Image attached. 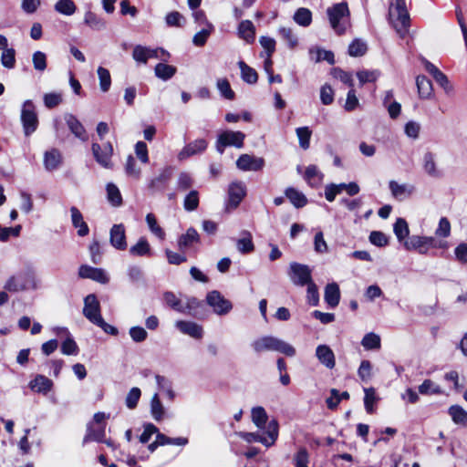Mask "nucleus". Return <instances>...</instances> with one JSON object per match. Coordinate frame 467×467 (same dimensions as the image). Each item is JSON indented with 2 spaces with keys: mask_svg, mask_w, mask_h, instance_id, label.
Segmentation results:
<instances>
[{
  "mask_svg": "<svg viewBox=\"0 0 467 467\" xmlns=\"http://www.w3.org/2000/svg\"><path fill=\"white\" fill-rule=\"evenodd\" d=\"M251 347L256 354L265 351H275L287 357H294L296 355V348L292 345L274 336L258 337L251 343Z\"/></svg>",
  "mask_w": 467,
  "mask_h": 467,
  "instance_id": "obj_1",
  "label": "nucleus"
},
{
  "mask_svg": "<svg viewBox=\"0 0 467 467\" xmlns=\"http://www.w3.org/2000/svg\"><path fill=\"white\" fill-rule=\"evenodd\" d=\"M389 18L396 32L400 37H404L408 34L410 26V16L405 0H395V3H391Z\"/></svg>",
  "mask_w": 467,
  "mask_h": 467,
  "instance_id": "obj_2",
  "label": "nucleus"
},
{
  "mask_svg": "<svg viewBox=\"0 0 467 467\" xmlns=\"http://www.w3.org/2000/svg\"><path fill=\"white\" fill-rule=\"evenodd\" d=\"M331 27L338 35L345 33L348 25L349 10L346 2L335 4L327 9Z\"/></svg>",
  "mask_w": 467,
  "mask_h": 467,
  "instance_id": "obj_3",
  "label": "nucleus"
},
{
  "mask_svg": "<svg viewBox=\"0 0 467 467\" xmlns=\"http://www.w3.org/2000/svg\"><path fill=\"white\" fill-rule=\"evenodd\" d=\"M265 434L241 431L238 436L248 443L260 442L266 447H270L275 444L278 437V422L276 420H271L268 422Z\"/></svg>",
  "mask_w": 467,
  "mask_h": 467,
  "instance_id": "obj_4",
  "label": "nucleus"
},
{
  "mask_svg": "<svg viewBox=\"0 0 467 467\" xmlns=\"http://www.w3.org/2000/svg\"><path fill=\"white\" fill-rule=\"evenodd\" d=\"M4 288L9 292H20L36 288L34 273L30 271L20 272L11 276L5 284Z\"/></svg>",
  "mask_w": 467,
  "mask_h": 467,
  "instance_id": "obj_5",
  "label": "nucleus"
},
{
  "mask_svg": "<svg viewBox=\"0 0 467 467\" xmlns=\"http://www.w3.org/2000/svg\"><path fill=\"white\" fill-rule=\"evenodd\" d=\"M245 134L242 131L225 130L219 134L216 141V150L219 153H223L228 146H234L238 149L243 148Z\"/></svg>",
  "mask_w": 467,
  "mask_h": 467,
  "instance_id": "obj_6",
  "label": "nucleus"
},
{
  "mask_svg": "<svg viewBox=\"0 0 467 467\" xmlns=\"http://www.w3.org/2000/svg\"><path fill=\"white\" fill-rule=\"evenodd\" d=\"M21 121L26 136L31 135L37 128L38 119L35 105L31 100H26L21 110Z\"/></svg>",
  "mask_w": 467,
  "mask_h": 467,
  "instance_id": "obj_7",
  "label": "nucleus"
},
{
  "mask_svg": "<svg viewBox=\"0 0 467 467\" xmlns=\"http://www.w3.org/2000/svg\"><path fill=\"white\" fill-rule=\"evenodd\" d=\"M206 302L213 308V312L219 316L228 314L233 308L232 303L217 290L207 294Z\"/></svg>",
  "mask_w": 467,
  "mask_h": 467,
  "instance_id": "obj_8",
  "label": "nucleus"
},
{
  "mask_svg": "<svg viewBox=\"0 0 467 467\" xmlns=\"http://www.w3.org/2000/svg\"><path fill=\"white\" fill-rule=\"evenodd\" d=\"M91 150L99 164L107 169L111 168L113 147L110 142H107L102 146L97 142H93L91 145Z\"/></svg>",
  "mask_w": 467,
  "mask_h": 467,
  "instance_id": "obj_9",
  "label": "nucleus"
},
{
  "mask_svg": "<svg viewBox=\"0 0 467 467\" xmlns=\"http://www.w3.org/2000/svg\"><path fill=\"white\" fill-rule=\"evenodd\" d=\"M289 275L292 282L296 285L304 286L313 282L311 278V270L306 265L292 263L290 265Z\"/></svg>",
  "mask_w": 467,
  "mask_h": 467,
  "instance_id": "obj_10",
  "label": "nucleus"
},
{
  "mask_svg": "<svg viewBox=\"0 0 467 467\" xmlns=\"http://www.w3.org/2000/svg\"><path fill=\"white\" fill-rule=\"evenodd\" d=\"M83 315L92 324H94L102 317L100 314L99 302L94 294H89L85 297Z\"/></svg>",
  "mask_w": 467,
  "mask_h": 467,
  "instance_id": "obj_11",
  "label": "nucleus"
},
{
  "mask_svg": "<svg viewBox=\"0 0 467 467\" xmlns=\"http://www.w3.org/2000/svg\"><path fill=\"white\" fill-rule=\"evenodd\" d=\"M246 194V188L242 182H234L228 188V206L232 209L237 208Z\"/></svg>",
  "mask_w": 467,
  "mask_h": 467,
  "instance_id": "obj_12",
  "label": "nucleus"
},
{
  "mask_svg": "<svg viewBox=\"0 0 467 467\" xmlns=\"http://www.w3.org/2000/svg\"><path fill=\"white\" fill-rule=\"evenodd\" d=\"M265 161L263 158L249 154H242L236 161V166L242 171H257L263 169Z\"/></svg>",
  "mask_w": 467,
  "mask_h": 467,
  "instance_id": "obj_13",
  "label": "nucleus"
},
{
  "mask_svg": "<svg viewBox=\"0 0 467 467\" xmlns=\"http://www.w3.org/2000/svg\"><path fill=\"white\" fill-rule=\"evenodd\" d=\"M78 275L81 278H88L101 284H107L109 277L101 268H95L87 265H82L78 269Z\"/></svg>",
  "mask_w": 467,
  "mask_h": 467,
  "instance_id": "obj_14",
  "label": "nucleus"
},
{
  "mask_svg": "<svg viewBox=\"0 0 467 467\" xmlns=\"http://www.w3.org/2000/svg\"><path fill=\"white\" fill-rule=\"evenodd\" d=\"M208 146L204 139H198L184 146L178 153V159L183 161L191 156L203 152Z\"/></svg>",
  "mask_w": 467,
  "mask_h": 467,
  "instance_id": "obj_15",
  "label": "nucleus"
},
{
  "mask_svg": "<svg viewBox=\"0 0 467 467\" xmlns=\"http://www.w3.org/2000/svg\"><path fill=\"white\" fill-rule=\"evenodd\" d=\"M389 188L394 198L399 201H403L413 194L415 187L412 184L403 183L400 184L396 181H390L389 182Z\"/></svg>",
  "mask_w": 467,
  "mask_h": 467,
  "instance_id": "obj_16",
  "label": "nucleus"
},
{
  "mask_svg": "<svg viewBox=\"0 0 467 467\" xmlns=\"http://www.w3.org/2000/svg\"><path fill=\"white\" fill-rule=\"evenodd\" d=\"M316 357L326 368L332 369L336 366V358L333 350L327 345H318L316 349Z\"/></svg>",
  "mask_w": 467,
  "mask_h": 467,
  "instance_id": "obj_17",
  "label": "nucleus"
},
{
  "mask_svg": "<svg viewBox=\"0 0 467 467\" xmlns=\"http://www.w3.org/2000/svg\"><path fill=\"white\" fill-rule=\"evenodd\" d=\"M175 327L184 335H188L193 338L199 339L203 336L202 327L195 322L179 320L175 323Z\"/></svg>",
  "mask_w": 467,
  "mask_h": 467,
  "instance_id": "obj_18",
  "label": "nucleus"
},
{
  "mask_svg": "<svg viewBox=\"0 0 467 467\" xmlns=\"http://www.w3.org/2000/svg\"><path fill=\"white\" fill-rule=\"evenodd\" d=\"M110 244L118 250H125L127 248L125 228L123 224H114L110 229Z\"/></svg>",
  "mask_w": 467,
  "mask_h": 467,
  "instance_id": "obj_19",
  "label": "nucleus"
},
{
  "mask_svg": "<svg viewBox=\"0 0 467 467\" xmlns=\"http://www.w3.org/2000/svg\"><path fill=\"white\" fill-rule=\"evenodd\" d=\"M62 154L57 149L47 150L44 154V166L48 171L58 169L62 164Z\"/></svg>",
  "mask_w": 467,
  "mask_h": 467,
  "instance_id": "obj_20",
  "label": "nucleus"
},
{
  "mask_svg": "<svg viewBox=\"0 0 467 467\" xmlns=\"http://www.w3.org/2000/svg\"><path fill=\"white\" fill-rule=\"evenodd\" d=\"M65 120L69 130L82 141H87L88 137L81 122L72 114H67Z\"/></svg>",
  "mask_w": 467,
  "mask_h": 467,
  "instance_id": "obj_21",
  "label": "nucleus"
},
{
  "mask_svg": "<svg viewBox=\"0 0 467 467\" xmlns=\"http://www.w3.org/2000/svg\"><path fill=\"white\" fill-rule=\"evenodd\" d=\"M70 213L72 224L75 228L78 229V234L79 236H86L88 234L89 229L88 224L83 220L82 213L75 206L70 208Z\"/></svg>",
  "mask_w": 467,
  "mask_h": 467,
  "instance_id": "obj_22",
  "label": "nucleus"
},
{
  "mask_svg": "<svg viewBox=\"0 0 467 467\" xmlns=\"http://www.w3.org/2000/svg\"><path fill=\"white\" fill-rule=\"evenodd\" d=\"M199 241V234L194 228L190 227L184 234L180 236L178 240V246L181 251H184Z\"/></svg>",
  "mask_w": 467,
  "mask_h": 467,
  "instance_id": "obj_23",
  "label": "nucleus"
},
{
  "mask_svg": "<svg viewBox=\"0 0 467 467\" xmlns=\"http://www.w3.org/2000/svg\"><path fill=\"white\" fill-rule=\"evenodd\" d=\"M238 36L248 44L254 43L255 39V28L250 20H244L239 24Z\"/></svg>",
  "mask_w": 467,
  "mask_h": 467,
  "instance_id": "obj_24",
  "label": "nucleus"
},
{
  "mask_svg": "<svg viewBox=\"0 0 467 467\" xmlns=\"http://www.w3.org/2000/svg\"><path fill=\"white\" fill-rule=\"evenodd\" d=\"M105 438V425L95 428L93 423L88 424L86 435L83 438V444L94 441L98 442L103 441Z\"/></svg>",
  "mask_w": 467,
  "mask_h": 467,
  "instance_id": "obj_25",
  "label": "nucleus"
},
{
  "mask_svg": "<svg viewBox=\"0 0 467 467\" xmlns=\"http://www.w3.org/2000/svg\"><path fill=\"white\" fill-rule=\"evenodd\" d=\"M325 301L330 307H336L339 304L340 291L336 283L327 285L325 288Z\"/></svg>",
  "mask_w": 467,
  "mask_h": 467,
  "instance_id": "obj_26",
  "label": "nucleus"
},
{
  "mask_svg": "<svg viewBox=\"0 0 467 467\" xmlns=\"http://www.w3.org/2000/svg\"><path fill=\"white\" fill-rule=\"evenodd\" d=\"M242 237L236 241L237 250L241 254H249L254 250L252 234L248 231L242 232Z\"/></svg>",
  "mask_w": 467,
  "mask_h": 467,
  "instance_id": "obj_27",
  "label": "nucleus"
},
{
  "mask_svg": "<svg viewBox=\"0 0 467 467\" xmlns=\"http://www.w3.org/2000/svg\"><path fill=\"white\" fill-rule=\"evenodd\" d=\"M171 176V168H165L161 173L152 179L149 184V188L153 191H162L164 185L169 182Z\"/></svg>",
  "mask_w": 467,
  "mask_h": 467,
  "instance_id": "obj_28",
  "label": "nucleus"
},
{
  "mask_svg": "<svg viewBox=\"0 0 467 467\" xmlns=\"http://www.w3.org/2000/svg\"><path fill=\"white\" fill-rule=\"evenodd\" d=\"M52 381L43 375H37L31 382L30 388L38 393H47L52 388Z\"/></svg>",
  "mask_w": 467,
  "mask_h": 467,
  "instance_id": "obj_29",
  "label": "nucleus"
},
{
  "mask_svg": "<svg viewBox=\"0 0 467 467\" xmlns=\"http://www.w3.org/2000/svg\"><path fill=\"white\" fill-rule=\"evenodd\" d=\"M177 72V68L174 66L168 65L165 63H159L155 66L154 73L155 76L164 81L171 79Z\"/></svg>",
  "mask_w": 467,
  "mask_h": 467,
  "instance_id": "obj_30",
  "label": "nucleus"
},
{
  "mask_svg": "<svg viewBox=\"0 0 467 467\" xmlns=\"http://www.w3.org/2000/svg\"><path fill=\"white\" fill-rule=\"evenodd\" d=\"M238 67L241 71L242 79L247 84H255L258 80V74L253 67H249L245 62L239 61Z\"/></svg>",
  "mask_w": 467,
  "mask_h": 467,
  "instance_id": "obj_31",
  "label": "nucleus"
},
{
  "mask_svg": "<svg viewBox=\"0 0 467 467\" xmlns=\"http://www.w3.org/2000/svg\"><path fill=\"white\" fill-rule=\"evenodd\" d=\"M150 414L156 421L162 420L165 416V408L158 393H155L150 400Z\"/></svg>",
  "mask_w": 467,
  "mask_h": 467,
  "instance_id": "obj_32",
  "label": "nucleus"
},
{
  "mask_svg": "<svg viewBox=\"0 0 467 467\" xmlns=\"http://www.w3.org/2000/svg\"><path fill=\"white\" fill-rule=\"evenodd\" d=\"M251 414L252 421L254 423L256 427H258L259 429H266L268 424V416L265 410L263 407L258 406L253 408Z\"/></svg>",
  "mask_w": 467,
  "mask_h": 467,
  "instance_id": "obj_33",
  "label": "nucleus"
},
{
  "mask_svg": "<svg viewBox=\"0 0 467 467\" xmlns=\"http://www.w3.org/2000/svg\"><path fill=\"white\" fill-rule=\"evenodd\" d=\"M419 96L421 99H429L432 93V84L425 76H418L416 78Z\"/></svg>",
  "mask_w": 467,
  "mask_h": 467,
  "instance_id": "obj_34",
  "label": "nucleus"
},
{
  "mask_svg": "<svg viewBox=\"0 0 467 467\" xmlns=\"http://www.w3.org/2000/svg\"><path fill=\"white\" fill-rule=\"evenodd\" d=\"M84 23L90 28L98 31L106 27L105 20L91 11H87L85 13Z\"/></svg>",
  "mask_w": 467,
  "mask_h": 467,
  "instance_id": "obj_35",
  "label": "nucleus"
},
{
  "mask_svg": "<svg viewBox=\"0 0 467 467\" xmlns=\"http://www.w3.org/2000/svg\"><path fill=\"white\" fill-rule=\"evenodd\" d=\"M54 9L58 14L70 16L76 13L77 5L73 0H58L54 5Z\"/></svg>",
  "mask_w": 467,
  "mask_h": 467,
  "instance_id": "obj_36",
  "label": "nucleus"
},
{
  "mask_svg": "<svg viewBox=\"0 0 467 467\" xmlns=\"http://www.w3.org/2000/svg\"><path fill=\"white\" fill-rule=\"evenodd\" d=\"M285 196L296 208H302L307 202L306 196L302 192H298L297 190L292 187L287 188L285 190Z\"/></svg>",
  "mask_w": 467,
  "mask_h": 467,
  "instance_id": "obj_37",
  "label": "nucleus"
},
{
  "mask_svg": "<svg viewBox=\"0 0 467 467\" xmlns=\"http://www.w3.org/2000/svg\"><path fill=\"white\" fill-rule=\"evenodd\" d=\"M130 254L134 256L150 255V246L147 239L141 237L136 244L130 248Z\"/></svg>",
  "mask_w": 467,
  "mask_h": 467,
  "instance_id": "obj_38",
  "label": "nucleus"
},
{
  "mask_svg": "<svg viewBox=\"0 0 467 467\" xmlns=\"http://www.w3.org/2000/svg\"><path fill=\"white\" fill-rule=\"evenodd\" d=\"M213 30L214 26H213V24L207 23V26H204L202 30H200L193 36V45L196 47H203Z\"/></svg>",
  "mask_w": 467,
  "mask_h": 467,
  "instance_id": "obj_39",
  "label": "nucleus"
},
{
  "mask_svg": "<svg viewBox=\"0 0 467 467\" xmlns=\"http://www.w3.org/2000/svg\"><path fill=\"white\" fill-rule=\"evenodd\" d=\"M451 420L456 424L465 425L467 423V411L459 405H452L448 410Z\"/></svg>",
  "mask_w": 467,
  "mask_h": 467,
  "instance_id": "obj_40",
  "label": "nucleus"
},
{
  "mask_svg": "<svg viewBox=\"0 0 467 467\" xmlns=\"http://www.w3.org/2000/svg\"><path fill=\"white\" fill-rule=\"evenodd\" d=\"M419 392L421 395H441L443 393L441 388L431 379H425L419 386Z\"/></svg>",
  "mask_w": 467,
  "mask_h": 467,
  "instance_id": "obj_41",
  "label": "nucleus"
},
{
  "mask_svg": "<svg viewBox=\"0 0 467 467\" xmlns=\"http://www.w3.org/2000/svg\"><path fill=\"white\" fill-rule=\"evenodd\" d=\"M304 178L311 186H316L321 182L323 175L317 166L309 165L306 169Z\"/></svg>",
  "mask_w": 467,
  "mask_h": 467,
  "instance_id": "obj_42",
  "label": "nucleus"
},
{
  "mask_svg": "<svg viewBox=\"0 0 467 467\" xmlns=\"http://www.w3.org/2000/svg\"><path fill=\"white\" fill-rule=\"evenodd\" d=\"M294 20L301 26H308L312 21V13L307 8H298L294 15Z\"/></svg>",
  "mask_w": 467,
  "mask_h": 467,
  "instance_id": "obj_43",
  "label": "nucleus"
},
{
  "mask_svg": "<svg viewBox=\"0 0 467 467\" xmlns=\"http://www.w3.org/2000/svg\"><path fill=\"white\" fill-rule=\"evenodd\" d=\"M423 169L427 174L432 177L438 176L436 169L435 156L432 152L428 151L423 156Z\"/></svg>",
  "mask_w": 467,
  "mask_h": 467,
  "instance_id": "obj_44",
  "label": "nucleus"
},
{
  "mask_svg": "<svg viewBox=\"0 0 467 467\" xmlns=\"http://www.w3.org/2000/svg\"><path fill=\"white\" fill-rule=\"evenodd\" d=\"M146 223L149 226L150 231L161 240H164L165 233L163 229L158 224L157 219L153 213H148L146 215Z\"/></svg>",
  "mask_w": 467,
  "mask_h": 467,
  "instance_id": "obj_45",
  "label": "nucleus"
},
{
  "mask_svg": "<svg viewBox=\"0 0 467 467\" xmlns=\"http://www.w3.org/2000/svg\"><path fill=\"white\" fill-rule=\"evenodd\" d=\"M107 195L109 202L113 206H119L122 203V197L119 188L114 183L107 184Z\"/></svg>",
  "mask_w": 467,
  "mask_h": 467,
  "instance_id": "obj_46",
  "label": "nucleus"
},
{
  "mask_svg": "<svg viewBox=\"0 0 467 467\" xmlns=\"http://www.w3.org/2000/svg\"><path fill=\"white\" fill-rule=\"evenodd\" d=\"M361 345L367 350L379 349L380 348V337L375 333H368L364 336Z\"/></svg>",
  "mask_w": 467,
  "mask_h": 467,
  "instance_id": "obj_47",
  "label": "nucleus"
},
{
  "mask_svg": "<svg viewBox=\"0 0 467 467\" xmlns=\"http://www.w3.org/2000/svg\"><path fill=\"white\" fill-rule=\"evenodd\" d=\"M278 31L281 38L286 42L289 48L293 49L297 46V36L290 27H280Z\"/></svg>",
  "mask_w": 467,
  "mask_h": 467,
  "instance_id": "obj_48",
  "label": "nucleus"
},
{
  "mask_svg": "<svg viewBox=\"0 0 467 467\" xmlns=\"http://www.w3.org/2000/svg\"><path fill=\"white\" fill-rule=\"evenodd\" d=\"M393 231L400 242L403 241L409 235V226L405 219L398 218L394 223Z\"/></svg>",
  "mask_w": 467,
  "mask_h": 467,
  "instance_id": "obj_49",
  "label": "nucleus"
},
{
  "mask_svg": "<svg viewBox=\"0 0 467 467\" xmlns=\"http://www.w3.org/2000/svg\"><path fill=\"white\" fill-rule=\"evenodd\" d=\"M97 72L99 79V88L101 91H109L111 85V77L109 71L105 67H99Z\"/></svg>",
  "mask_w": 467,
  "mask_h": 467,
  "instance_id": "obj_50",
  "label": "nucleus"
},
{
  "mask_svg": "<svg viewBox=\"0 0 467 467\" xmlns=\"http://www.w3.org/2000/svg\"><path fill=\"white\" fill-rule=\"evenodd\" d=\"M296 132L299 140L300 147L304 150H307L310 145L312 131L308 127H300L296 130Z\"/></svg>",
  "mask_w": 467,
  "mask_h": 467,
  "instance_id": "obj_51",
  "label": "nucleus"
},
{
  "mask_svg": "<svg viewBox=\"0 0 467 467\" xmlns=\"http://www.w3.org/2000/svg\"><path fill=\"white\" fill-rule=\"evenodd\" d=\"M217 88L221 95L229 100L234 99L235 94L234 90L231 88L230 83L226 78H219L216 83Z\"/></svg>",
  "mask_w": 467,
  "mask_h": 467,
  "instance_id": "obj_52",
  "label": "nucleus"
},
{
  "mask_svg": "<svg viewBox=\"0 0 467 467\" xmlns=\"http://www.w3.org/2000/svg\"><path fill=\"white\" fill-rule=\"evenodd\" d=\"M199 206V193L197 191H191L184 198L183 207L188 212L196 210Z\"/></svg>",
  "mask_w": 467,
  "mask_h": 467,
  "instance_id": "obj_53",
  "label": "nucleus"
},
{
  "mask_svg": "<svg viewBox=\"0 0 467 467\" xmlns=\"http://www.w3.org/2000/svg\"><path fill=\"white\" fill-rule=\"evenodd\" d=\"M164 302L171 307L173 310L177 312H183L184 309H182V302L181 299H179L174 293L172 292H165L163 295Z\"/></svg>",
  "mask_w": 467,
  "mask_h": 467,
  "instance_id": "obj_54",
  "label": "nucleus"
},
{
  "mask_svg": "<svg viewBox=\"0 0 467 467\" xmlns=\"http://www.w3.org/2000/svg\"><path fill=\"white\" fill-rule=\"evenodd\" d=\"M34 68L36 71L43 72L47 69V55L42 51H36L32 56Z\"/></svg>",
  "mask_w": 467,
  "mask_h": 467,
  "instance_id": "obj_55",
  "label": "nucleus"
},
{
  "mask_svg": "<svg viewBox=\"0 0 467 467\" xmlns=\"http://www.w3.org/2000/svg\"><path fill=\"white\" fill-rule=\"evenodd\" d=\"M141 391L139 388H132L126 396L125 404L130 410H133L137 407L138 402L140 399Z\"/></svg>",
  "mask_w": 467,
  "mask_h": 467,
  "instance_id": "obj_56",
  "label": "nucleus"
},
{
  "mask_svg": "<svg viewBox=\"0 0 467 467\" xmlns=\"http://www.w3.org/2000/svg\"><path fill=\"white\" fill-rule=\"evenodd\" d=\"M156 382L160 389L165 391L167 397L170 400H173L175 398V393L172 390L171 383L169 379H167L165 377L157 375L155 377Z\"/></svg>",
  "mask_w": 467,
  "mask_h": 467,
  "instance_id": "obj_57",
  "label": "nucleus"
},
{
  "mask_svg": "<svg viewBox=\"0 0 467 467\" xmlns=\"http://www.w3.org/2000/svg\"><path fill=\"white\" fill-rule=\"evenodd\" d=\"M1 63L6 68H14L16 65V51L14 48H6L3 50L1 56Z\"/></svg>",
  "mask_w": 467,
  "mask_h": 467,
  "instance_id": "obj_58",
  "label": "nucleus"
},
{
  "mask_svg": "<svg viewBox=\"0 0 467 467\" xmlns=\"http://www.w3.org/2000/svg\"><path fill=\"white\" fill-rule=\"evenodd\" d=\"M357 77L360 85H364L366 83L375 82L379 77V72L378 70H360L357 72Z\"/></svg>",
  "mask_w": 467,
  "mask_h": 467,
  "instance_id": "obj_59",
  "label": "nucleus"
},
{
  "mask_svg": "<svg viewBox=\"0 0 467 467\" xmlns=\"http://www.w3.org/2000/svg\"><path fill=\"white\" fill-rule=\"evenodd\" d=\"M158 442L161 443V445H178V446H184L188 443V439L183 437H178V438H170L162 433H158Z\"/></svg>",
  "mask_w": 467,
  "mask_h": 467,
  "instance_id": "obj_60",
  "label": "nucleus"
},
{
  "mask_svg": "<svg viewBox=\"0 0 467 467\" xmlns=\"http://www.w3.org/2000/svg\"><path fill=\"white\" fill-rule=\"evenodd\" d=\"M451 223L448 218L441 217L435 230V235L437 237L447 238L451 235Z\"/></svg>",
  "mask_w": 467,
  "mask_h": 467,
  "instance_id": "obj_61",
  "label": "nucleus"
},
{
  "mask_svg": "<svg viewBox=\"0 0 467 467\" xmlns=\"http://www.w3.org/2000/svg\"><path fill=\"white\" fill-rule=\"evenodd\" d=\"M364 405L368 413L373 412V405L378 400L373 388L365 389Z\"/></svg>",
  "mask_w": 467,
  "mask_h": 467,
  "instance_id": "obj_62",
  "label": "nucleus"
},
{
  "mask_svg": "<svg viewBox=\"0 0 467 467\" xmlns=\"http://www.w3.org/2000/svg\"><path fill=\"white\" fill-rule=\"evenodd\" d=\"M367 51V46L364 42L356 39L348 47V54L351 57L363 56Z\"/></svg>",
  "mask_w": 467,
  "mask_h": 467,
  "instance_id": "obj_63",
  "label": "nucleus"
},
{
  "mask_svg": "<svg viewBox=\"0 0 467 467\" xmlns=\"http://www.w3.org/2000/svg\"><path fill=\"white\" fill-rule=\"evenodd\" d=\"M368 239L372 244L378 247L386 246L389 242L387 235L379 231H372Z\"/></svg>",
  "mask_w": 467,
  "mask_h": 467,
  "instance_id": "obj_64",
  "label": "nucleus"
}]
</instances>
